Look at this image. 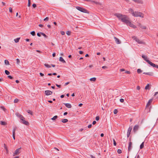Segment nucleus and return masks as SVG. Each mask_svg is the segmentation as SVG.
<instances>
[{
  "instance_id": "obj_1",
  "label": "nucleus",
  "mask_w": 158,
  "mask_h": 158,
  "mask_svg": "<svg viewBox=\"0 0 158 158\" xmlns=\"http://www.w3.org/2000/svg\"><path fill=\"white\" fill-rule=\"evenodd\" d=\"M114 15L116 16L119 20L126 24L129 20L128 19V17L125 15H122L119 13H116L114 14Z\"/></svg>"
},
{
  "instance_id": "obj_2",
  "label": "nucleus",
  "mask_w": 158,
  "mask_h": 158,
  "mask_svg": "<svg viewBox=\"0 0 158 158\" xmlns=\"http://www.w3.org/2000/svg\"><path fill=\"white\" fill-rule=\"evenodd\" d=\"M129 11L132 15L134 17H139L142 18L144 17V14L143 13L139 11H134V10L131 8L129 9Z\"/></svg>"
},
{
  "instance_id": "obj_3",
  "label": "nucleus",
  "mask_w": 158,
  "mask_h": 158,
  "mask_svg": "<svg viewBox=\"0 0 158 158\" xmlns=\"http://www.w3.org/2000/svg\"><path fill=\"white\" fill-rule=\"evenodd\" d=\"M132 39L139 44H144V42L140 40L138 38L135 36L132 37Z\"/></svg>"
},
{
  "instance_id": "obj_4",
  "label": "nucleus",
  "mask_w": 158,
  "mask_h": 158,
  "mask_svg": "<svg viewBox=\"0 0 158 158\" xmlns=\"http://www.w3.org/2000/svg\"><path fill=\"white\" fill-rule=\"evenodd\" d=\"M75 7L76 9L81 12L85 13H87V10L82 7L79 6H76Z\"/></svg>"
},
{
  "instance_id": "obj_5",
  "label": "nucleus",
  "mask_w": 158,
  "mask_h": 158,
  "mask_svg": "<svg viewBox=\"0 0 158 158\" xmlns=\"http://www.w3.org/2000/svg\"><path fill=\"white\" fill-rule=\"evenodd\" d=\"M127 25H128L130 27H131L133 28H136V26L133 24L132 23L130 20H129V22H128L127 23Z\"/></svg>"
},
{
  "instance_id": "obj_6",
  "label": "nucleus",
  "mask_w": 158,
  "mask_h": 158,
  "mask_svg": "<svg viewBox=\"0 0 158 158\" xmlns=\"http://www.w3.org/2000/svg\"><path fill=\"white\" fill-rule=\"evenodd\" d=\"M147 62L150 65L152 66L153 67L155 68L156 65L152 63L149 60H147Z\"/></svg>"
},
{
  "instance_id": "obj_7",
  "label": "nucleus",
  "mask_w": 158,
  "mask_h": 158,
  "mask_svg": "<svg viewBox=\"0 0 158 158\" xmlns=\"http://www.w3.org/2000/svg\"><path fill=\"white\" fill-rule=\"evenodd\" d=\"M24 118L21 119H20L22 121L21 122L24 124H25V125H28L29 124L28 122L27 121L25 120H24Z\"/></svg>"
},
{
  "instance_id": "obj_8",
  "label": "nucleus",
  "mask_w": 158,
  "mask_h": 158,
  "mask_svg": "<svg viewBox=\"0 0 158 158\" xmlns=\"http://www.w3.org/2000/svg\"><path fill=\"white\" fill-rule=\"evenodd\" d=\"M45 94L46 95H51L52 93L50 90H46L45 91Z\"/></svg>"
},
{
  "instance_id": "obj_9",
  "label": "nucleus",
  "mask_w": 158,
  "mask_h": 158,
  "mask_svg": "<svg viewBox=\"0 0 158 158\" xmlns=\"http://www.w3.org/2000/svg\"><path fill=\"white\" fill-rule=\"evenodd\" d=\"M114 39L115 40V42L118 44H121V42L120 41V40L117 38L115 37H114Z\"/></svg>"
},
{
  "instance_id": "obj_10",
  "label": "nucleus",
  "mask_w": 158,
  "mask_h": 158,
  "mask_svg": "<svg viewBox=\"0 0 158 158\" xmlns=\"http://www.w3.org/2000/svg\"><path fill=\"white\" fill-rule=\"evenodd\" d=\"M132 148V143L131 142H130L129 143V144L128 146V151H130L131 150V148Z\"/></svg>"
},
{
  "instance_id": "obj_11",
  "label": "nucleus",
  "mask_w": 158,
  "mask_h": 158,
  "mask_svg": "<svg viewBox=\"0 0 158 158\" xmlns=\"http://www.w3.org/2000/svg\"><path fill=\"white\" fill-rule=\"evenodd\" d=\"M152 99H150L147 103L146 106V108H147L150 105L151 103L152 102Z\"/></svg>"
},
{
  "instance_id": "obj_12",
  "label": "nucleus",
  "mask_w": 158,
  "mask_h": 158,
  "mask_svg": "<svg viewBox=\"0 0 158 158\" xmlns=\"http://www.w3.org/2000/svg\"><path fill=\"white\" fill-rule=\"evenodd\" d=\"M139 128V126L138 125H136L133 128V131L135 132L138 130Z\"/></svg>"
},
{
  "instance_id": "obj_13",
  "label": "nucleus",
  "mask_w": 158,
  "mask_h": 158,
  "mask_svg": "<svg viewBox=\"0 0 158 158\" xmlns=\"http://www.w3.org/2000/svg\"><path fill=\"white\" fill-rule=\"evenodd\" d=\"M143 74L150 76H152L153 75V73L152 72H149L148 73L144 72L143 73Z\"/></svg>"
},
{
  "instance_id": "obj_14",
  "label": "nucleus",
  "mask_w": 158,
  "mask_h": 158,
  "mask_svg": "<svg viewBox=\"0 0 158 158\" xmlns=\"http://www.w3.org/2000/svg\"><path fill=\"white\" fill-rule=\"evenodd\" d=\"M16 115L19 117L21 119L22 118H24V117L21 114L19 113H17L16 114Z\"/></svg>"
},
{
  "instance_id": "obj_15",
  "label": "nucleus",
  "mask_w": 158,
  "mask_h": 158,
  "mask_svg": "<svg viewBox=\"0 0 158 158\" xmlns=\"http://www.w3.org/2000/svg\"><path fill=\"white\" fill-rule=\"evenodd\" d=\"M20 148H18L15 151L14 153V155H13L14 156L15 155H17L18 153H19Z\"/></svg>"
},
{
  "instance_id": "obj_16",
  "label": "nucleus",
  "mask_w": 158,
  "mask_h": 158,
  "mask_svg": "<svg viewBox=\"0 0 158 158\" xmlns=\"http://www.w3.org/2000/svg\"><path fill=\"white\" fill-rule=\"evenodd\" d=\"M64 105L65 106L68 108H71L72 107V106L71 104L70 103H64Z\"/></svg>"
},
{
  "instance_id": "obj_17",
  "label": "nucleus",
  "mask_w": 158,
  "mask_h": 158,
  "mask_svg": "<svg viewBox=\"0 0 158 158\" xmlns=\"http://www.w3.org/2000/svg\"><path fill=\"white\" fill-rule=\"evenodd\" d=\"M132 127H129L128 128L127 133H129L131 134V131L132 130Z\"/></svg>"
},
{
  "instance_id": "obj_18",
  "label": "nucleus",
  "mask_w": 158,
  "mask_h": 158,
  "mask_svg": "<svg viewBox=\"0 0 158 158\" xmlns=\"http://www.w3.org/2000/svg\"><path fill=\"white\" fill-rule=\"evenodd\" d=\"M142 57L146 62L147 60H149L147 58V56H145L144 55H142Z\"/></svg>"
},
{
  "instance_id": "obj_19",
  "label": "nucleus",
  "mask_w": 158,
  "mask_h": 158,
  "mask_svg": "<svg viewBox=\"0 0 158 158\" xmlns=\"http://www.w3.org/2000/svg\"><path fill=\"white\" fill-rule=\"evenodd\" d=\"M59 60L63 63H65L66 62L65 61L62 57H60Z\"/></svg>"
},
{
  "instance_id": "obj_20",
  "label": "nucleus",
  "mask_w": 158,
  "mask_h": 158,
  "mask_svg": "<svg viewBox=\"0 0 158 158\" xmlns=\"http://www.w3.org/2000/svg\"><path fill=\"white\" fill-rule=\"evenodd\" d=\"M0 108L2 109L4 112H6L7 110L3 106H1L0 107Z\"/></svg>"
},
{
  "instance_id": "obj_21",
  "label": "nucleus",
  "mask_w": 158,
  "mask_h": 158,
  "mask_svg": "<svg viewBox=\"0 0 158 158\" xmlns=\"http://www.w3.org/2000/svg\"><path fill=\"white\" fill-rule=\"evenodd\" d=\"M7 123L4 121H0V124L2 125H6Z\"/></svg>"
},
{
  "instance_id": "obj_22",
  "label": "nucleus",
  "mask_w": 158,
  "mask_h": 158,
  "mask_svg": "<svg viewBox=\"0 0 158 158\" xmlns=\"http://www.w3.org/2000/svg\"><path fill=\"white\" fill-rule=\"evenodd\" d=\"M61 121L63 123H66L68 122V120L67 119H62Z\"/></svg>"
},
{
  "instance_id": "obj_23",
  "label": "nucleus",
  "mask_w": 158,
  "mask_h": 158,
  "mask_svg": "<svg viewBox=\"0 0 158 158\" xmlns=\"http://www.w3.org/2000/svg\"><path fill=\"white\" fill-rule=\"evenodd\" d=\"M139 26L142 29H146V27L145 26H142L141 24H139Z\"/></svg>"
},
{
  "instance_id": "obj_24",
  "label": "nucleus",
  "mask_w": 158,
  "mask_h": 158,
  "mask_svg": "<svg viewBox=\"0 0 158 158\" xmlns=\"http://www.w3.org/2000/svg\"><path fill=\"white\" fill-rule=\"evenodd\" d=\"M20 39V38H17L14 39V41L15 43H17L19 41Z\"/></svg>"
},
{
  "instance_id": "obj_25",
  "label": "nucleus",
  "mask_w": 158,
  "mask_h": 158,
  "mask_svg": "<svg viewBox=\"0 0 158 158\" xmlns=\"http://www.w3.org/2000/svg\"><path fill=\"white\" fill-rule=\"evenodd\" d=\"M145 89H150L149 85V84H147V85H146V86H145Z\"/></svg>"
},
{
  "instance_id": "obj_26",
  "label": "nucleus",
  "mask_w": 158,
  "mask_h": 158,
  "mask_svg": "<svg viewBox=\"0 0 158 158\" xmlns=\"http://www.w3.org/2000/svg\"><path fill=\"white\" fill-rule=\"evenodd\" d=\"M16 128V127H14L13 129L12 132H13V135H15V131Z\"/></svg>"
},
{
  "instance_id": "obj_27",
  "label": "nucleus",
  "mask_w": 158,
  "mask_h": 158,
  "mask_svg": "<svg viewBox=\"0 0 158 158\" xmlns=\"http://www.w3.org/2000/svg\"><path fill=\"white\" fill-rule=\"evenodd\" d=\"M96 78L95 77H93L90 79V81H95L96 80Z\"/></svg>"
},
{
  "instance_id": "obj_28",
  "label": "nucleus",
  "mask_w": 158,
  "mask_h": 158,
  "mask_svg": "<svg viewBox=\"0 0 158 158\" xmlns=\"http://www.w3.org/2000/svg\"><path fill=\"white\" fill-rule=\"evenodd\" d=\"M5 63L6 65H9V62L7 60H5Z\"/></svg>"
},
{
  "instance_id": "obj_29",
  "label": "nucleus",
  "mask_w": 158,
  "mask_h": 158,
  "mask_svg": "<svg viewBox=\"0 0 158 158\" xmlns=\"http://www.w3.org/2000/svg\"><path fill=\"white\" fill-rule=\"evenodd\" d=\"M144 147V142H143L140 145V149H142Z\"/></svg>"
},
{
  "instance_id": "obj_30",
  "label": "nucleus",
  "mask_w": 158,
  "mask_h": 158,
  "mask_svg": "<svg viewBox=\"0 0 158 158\" xmlns=\"http://www.w3.org/2000/svg\"><path fill=\"white\" fill-rule=\"evenodd\" d=\"M142 71L140 69H138L137 70V72L139 74L142 72Z\"/></svg>"
},
{
  "instance_id": "obj_31",
  "label": "nucleus",
  "mask_w": 158,
  "mask_h": 158,
  "mask_svg": "<svg viewBox=\"0 0 158 158\" xmlns=\"http://www.w3.org/2000/svg\"><path fill=\"white\" fill-rule=\"evenodd\" d=\"M58 116L57 115H55L52 118H51V119L52 120H54L56 119L57 118Z\"/></svg>"
},
{
  "instance_id": "obj_32",
  "label": "nucleus",
  "mask_w": 158,
  "mask_h": 158,
  "mask_svg": "<svg viewBox=\"0 0 158 158\" xmlns=\"http://www.w3.org/2000/svg\"><path fill=\"white\" fill-rule=\"evenodd\" d=\"M44 65L46 67L48 68H50L51 67L50 65H48V64H45Z\"/></svg>"
},
{
  "instance_id": "obj_33",
  "label": "nucleus",
  "mask_w": 158,
  "mask_h": 158,
  "mask_svg": "<svg viewBox=\"0 0 158 158\" xmlns=\"http://www.w3.org/2000/svg\"><path fill=\"white\" fill-rule=\"evenodd\" d=\"M5 72L6 74L7 75H8L10 74V72L7 70H5Z\"/></svg>"
},
{
  "instance_id": "obj_34",
  "label": "nucleus",
  "mask_w": 158,
  "mask_h": 158,
  "mask_svg": "<svg viewBox=\"0 0 158 158\" xmlns=\"http://www.w3.org/2000/svg\"><path fill=\"white\" fill-rule=\"evenodd\" d=\"M27 112L28 113L31 114V115H32V112L31 110H27Z\"/></svg>"
},
{
  "instance_id": "obj_35",
  "label": "nucleus",
  "mask_w": 158,
  "mask_h": 158,
  "mask_svg": "<svg viewBox=\"0 0 158 158\" xmlns=\"http://www.w3.org/2000/svg\"><path fill=\"white\" fill-rule=\"evenodd\" d=\"M16 63L17 64H19V63L20 62V60L19 59H16Z\"/></svg>"
},
{
  "instance_id": "obj_36",
  "label": "nucleus",
  "mask_w": 158,
  "mask_h": 158,
  "mask_svg": "<svg viewBox=\"0 0 158 158\" xmlns=\"http://www.w3.org/2000/svg\"><path fill=\"white\" fill-rule=\"evenodd\" d=\"M71 33V31H67V32H66V34L68 35H70Z\"/></svg>"
},
{
  "instance_id": "obj_37",
  "label": "nucleus",
  "mask_w": 158,
  "mask_h": 158,
  "mask_svg": "<svg viewBox=\"0 0 158 158\" xmlns=\"http://www.w3.org/2000/svg\"><path fill=\"white\" fill-rule=\"evenodd\" d=\"M40 33L43 36H44L45 37L47 38V36L44 33H42V32H40Z\"/></svg>"
},
{
  "instance_id": "obj_38",
  "label": "nucleus",
  "mask_w": 158,
  "mask_h": 158,
  "mask_svg": "<svg viewBox=\"0 0 158 158\" xmlns=\"http://www.w3.org/2000/svg\"><path fill=\"white\" fill-rule=\"evenodd\" d=\"M31 34L33 36H34L35 35V32L34 31H31Z\"/></svg>"
},
{
  "instance_id": "obj_39",
  "label": "nucleus",
  "mask_w": 158,
  "mask_h": 158,
  "mask_svg": "<svg viewBox=\"0 0 158 158\" xmlns=\"http://www.w3.org/2000/svg\"><path fill=\"white\" fill-rule=\"evenodd\" d=\"M118 112V111L117 109H115L114 110V114H117V113Z\"/></svg>"
},
{
  "instance_id": "obj_40",
  "label": "nucleus",
  "mask_w": 158,
  "mask_h": 158,
  "mask_svg": "<svg viewBox=\"0 0 158 158\" xmlns=\"http://www.w3.org/2000/svg\"><path fill=\"white\" fill-rule=\"evenodd\" d=\"M19 101V100L18 99L16 98L14 100V102L15 103H17Z\"/></svg>"
},
{
  "instance_id": "obj_41",
  "label": "nucleus",
  "mask_w": 158,
  "mask_h": 158,
  "mask_svg": "<svg viewBox=\"0 0 158 158\" xmlns=\"http://www.w3.org/2000/svg\"><path fill=\"white\" fill-rule=\"evenodd\" d=\"M117 152L118 154H120L122 153V150L120 149H118L117 150Z\"/></svg>"
},
{
  "instance_id": "obj_42",
  "label": "nucleus",
  "mask_w": 158,
  "mask_h": 158,
  "mask_svg": "<svg viewBox=\"0 0 158 158\" xmlns=\"http://www.w3.org/2000/svg\"><path fill=\"white\" fill-rule=\"evenodd\" d=\"M113 144L114 146H115L116 145V143L114 139H113Z\"/></svg>"
},
{
  "instance_id": "obj_43",
  "label": "nucleus",
  "mask_w": 158,
  "mask_h": 158,
  "mask_svg": "<svg viewBox=\"0 0 158 158\" xmlns=\"http://www.w3.org/2000/svg\"><path fill=\"white\" fill-rule=\"evenodd\" d=\"M9 12H10L12 13V9L11 7H10L9 8Z\"/></svg>"
},
{
  "instance_id": "obj_44",
  "label": "nucleus",
  "mask_w": 158,
  "mask_h": 158,
  "mask_svg": "<svg viewBox=\"0 0 158 158\" xmlns=\"http://www.w3.org/2000/svg\"><path fill=\"white\" fill-rule=\"evenodd\" d=\"M28 0V6H30L31 5V0Z\"/></svg>"
},
{
  "instance_id": "obj_45",
  "label": "nucleus",
  "mask_w": 158,
  "mask_h": 158,
  "mask_svg": "<svg viewBox=\"0 0 158 158\" xmlns=\"http://www.w3.org/2000/svg\"><path fill=\"white\" fill-rule=\"evenodd\" d=\"M60 33L62 35H64L65 34V32L63 31H60Z\"/></svg>"
},
{
  "instance_id": "obj_46",
  "label": "nucleus",
  "mask_w": 158,
  "mask_h": 158,
  "mask_svg": "<svg viewBox=\"0 0 158 158\" xmlns=\"http://www.w3.org/2000/svg\"><path fill=\"white\" fill-rule=\"evenodd\" d=\"M48 17H46L44 19V21H48Z\"/></svg>"
},
{
  "instance_id": "obj_47",
  "label": "nucleus",
  "mask_w": 158,
  "mask_h": 158,
  "mask_svg": "<svg viewBox=\"0 0 158 158\" xmlns=\"http://www.w3.org/2000/svg\"><path fill=\"white\" fill-rule=\"evenodd\" d=\"M95 119L97 121L99 119V117L98 116H96V117Z\"/></svg>"
},
{
  "instance_id": "obj_48",
  "label": "nucleus",
  "mask_w": 158,
  "mask_h": 158,
  "mask_svg": "<svg viewBox=\"0 0 158 158\" xmlns=\"http://www.w3.org/2000/svg\"><path fill=\"white\" fill-rule=\"evenodd\" d=\"M120 102H123L124 101V100L123 99V98H121L120 99Z\"/></svg>"
},
{
  "instance_id": "obj_49",
  "label": "nucleus",
  "mask_w": 158,
  "mask_h": 158,
  "mask_svg": "<svg viewBox=\"0 0 158 158\" xmlns=\"http://www.w3.org/2000/svg\"><path fill=\"white\" fill-rule=\"evenodd\" d=\"M125 73H126L128 74H130V72L129 71H126Z\"/></svg>"
},
{
  "instance_id": "obj_50",
  "label": "nucleus",
  "mask_w": 158,
  "mask_h": 158,
  "mask_svg": "<svg viewBox=\"0 0 158 158\" xmlns=\"http://www.w3.org/2000/svg\"><path fill=\"white\" fill-rule=\"evenodd\" d=\"M8 77L10 79H12L13 78V77L10 75L8 76Z\"/></svg>"
},
{
  "instance_id": "obj_51",
  "label": "nucleus",
  "mask_w": 158,
  "mask_h": 158,
  "mask_svg": "<svg viewBox=\"0 0 158 158\" xmlns=\"http://www.w3.org/2000/svg\"><path fill=\"white\" fill-rule=\"evenodd\" d=\"M125 71V70L124 69H120V72H123V71Z\"/></svg>"
},
{
  "instance_id": "obj_52",
  "label": "nucleus",
  "mask_w": 158,
  "mask_h": 158,
  "mask_svg": "<svg viewBox=\"0 0 158 158\" xmlns=\"http://www.w3.org/2000/svg\"><path fill=\"white\" fill-rule=\"evenodd\" d=\"M32 6L34 8H35L36 6V4H35L34 3L32 5Z\"/></svg>"
},
{
  "instance_id": "obj_53",
  "label": "nucleus",
  "mask_w": 158,
  "mask_h": 158,
  "mask_svg": "<svg viewBox=\"0 0 158 158\" xmlns=\"http://www.w3.org/2000/svg\"><path fill=\"white\" fill-rule=\"evenodd\" d=\"M56 86H57V87H58L59 88H60V85H59L57 84H56Z\"/></svg>"
},
{
  "instance_id": "obj_54",
  "label": "nucleus",
  "mask_w": 158,
  "mask_h": 158,
  "mask_svg": "<svg viewBox=\"0 0 158 158\" xmlns=\"http://www.w3.org/2000/svg\"><path fill=\"white\" fill-rule=\"evenodd\" d=\"M4 148L5 149H7V148L5 144H4Z\"/></svg>"
},
{
  "instance_id": "obj_55",
  "label": "nucleus",
  "mask_w": 158,
  "mask_h": 158,
  "mask_svg": "<svg viewBox=\"0 0 158 158\" xmlns=\"http://www.w3.org/2000/svg\"><path fill=\"white\" fill-rule=\"evenodd\" d=\"M92 124H89L88 126V127L89 128H90L92 127Z\"/></svg>"
},
{
  "instance_id": "obj_56",
  "label": "nucleus",
  "mask_w": 158,
  "mask_h": 158,
  "mask_svg": "<svg viewBox=\"0 0 158 158\" xmlns=\"http://www.w3.org/2000/svg\"><path fill=\"white\" fill-rule=\"evenodd\" d=\"M79 54H82L83 53V52H82L81 51H79Z\"/></svg>"
},
{
  "instance_id": "obj_57",
  "label": "nucleus",
  "mask_w": 158,
  "mask_h": 158,
  "mask_svg": "<svg viewBox=\"0 0 158 158\" xmlns=\"http://www.w3.org/2000/svg\"><path fill=\"white\" fill-rule=\"evenodd\" d=\"M96 123V122L95 121H93V123H92V124L93 125H94Z\"/></svg>"
},
{
  "instance_id": "obj_58",
  "label": "nucleus",
  "mask_w": 158,
  "mask_h": 158,
  "mask_svg": "<svg viewBox=\"0 0 158 158\" xmlns=\"http://www.w3.org/2000/svg\"><path fill=\"white\" fill-rule=\"evenodd\" d=\"M40 34V33H37V35L39 37H40L41 36Z\"/></svg>"
},
{
  "instance_id": "obj_59",
  "label": "nucleus",
  "mask_w": 158,
  "mask_h": 158,
  "mask_svg": "<svg viewBox=\"0 0 158 158\" xmlns=\"http://www.w3.org/2000/svg\"><path fill=\"white\" fill-rule=\"evenodd\" d=\"M40 74L41 76H43L44 75V74L43 73H40Z\"/></svg>"
},
{
  "instance_id": "obj_60",
  "label": "nucleus",
  "mask_w": 158,
  "mask_h": 158,
  "mask_svg": "<svg viewBox=\"0 0 158 158\" xmlns=\"http://www.w3.org/2000/svg\"><path fill=\"white\" fill-rule=\"evenodd\" d=\"M130 134L127 133V138H128L130 135Z\"/></svg>"
},
{
  "instance_id": "obj_61",
  "label": "nucleus",
  "mask_w": 158,
  "mask_h": 158,
  "mask_svg": "<svg viewBox=\"0 0 158 158\" xmlns=\"http://www.w3.org/2000/svg\"><path fill=\"white\" fill-rule=\"evenodd\" d=\"M140 89V87L139 86H138L137 87V90H139Z\"/></svg>"
},
{
  "instance_id": "obj_62",
  "label": "nucleus",
  "mask_w": 158,
  "mask_h": 158,
  "mask_svg": "<svg viewBox=\"0 0 158 158\" xmlns=\"http://www.w3.org/2000/svg\"><path fill=\"white\" fill-rule=\"evenodd\" d=\"M52 55L53 57H55L56 56V53H53L52 54Z\"/></svg>"
},
{
  "instance_id": "obj_63",
  "label": "nucleus",
  "mask_w": 158,
  "mask_h": 158,
  "mask_svg": "<svg viewBox=\"0 0 158 158\" xmlns=\"http://www.w3.org/2000/svg\"><path fill=\"white\" fill-rule=\"evenodd\" d=\"M107 67L106 66H104L102 67V68L103 69H105L106 68H107Z\"/></svg>"
},
{
  "instance_id": "obj_64",
  "label": "nucleus",
  "mask_w": 158,
  "mask_h": 158,
  "mask_svg": "<svg viewBox=\"0 0 158 158\" xmlns=\"http://www.w3.org/2000/svg\"><path fill=\"white\" fill-rule=\"evenodd\" d=\"M90 156L92 158H95V157L94 156H93L92 155H91Z\"/></svg>"
}]
</instances>
